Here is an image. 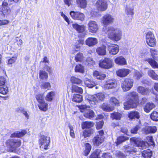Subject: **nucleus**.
I'll use <instances>...</instances> for the list:
<instances>
[{"instance_id": "49530a36", "label": "nucleus", "mask_w": 158, "mask_h": 158, "mask_svg": "<svg viewBox=\"0 0 158 158\" xmlns=\"http://www.w3.org/2000/svg\"><path fill=\"white\" fill-rule=\"evenodd\" d=\"M85 150L84 151V155L87 156L89 153L91 149V146L88 143L85 144Z\"/></svg>"}, {"instance_id": "b1692460", "label": "nucleus", "mask_w": 158, "mask_h": 158, "mask_svg": "<svg viewBox=\"0 0 158 158\" xmlns=\"http://www.w3.org/2000/svg\"><path fill=\"white\" fill-rule=\"evenodd\" d=\"M93 75L97 79L99 80L104 79L106 77V75L105 74L97 71L94 72Z\"/></svg>"}, {"instance_id": "9d476101", "label": "nucleus", "mask_w": 158, "mask_h": 158, "mask_svg": "<svg viewBox=\"0 0 158 158\" xmlns=\"http://www.w3.org/2000/svg\"><path fill=\"white\" fill-rule=\"evenodd\" d=\"M6 144L8 148H14L20 146L21 142L20 139H14L7 140Z\"/></svg>"}, {"instance_id": "f3484780", "label": "nucleus", "mask_w": 158, "mask_h": 158, "mask_svg": "<svg viewBox=\"0 0 158 158\" xmlns=\"http://www.w3.org/2000/svg\"><path fill=\"white\" fill-rule=\"evenodd\" d=\"M108 50L110 54L115 55L117 54L119 51V47L116 44L108 45Z\"/></svg>"}, {"instance_id": "052dcab7", "label": "nucleus", "mask_w": 158, "mask_h": 158, "mask_svg": "<svg viewBox=\"0 0 158 158\" xmlns=\"http://www.w3.org/2000/svg\"><path fill=\"white\" fill-rule=\"evenodd\" d=\"M116 156L118 158H126V156L119 151H117L115 153Z\"/></svg>"}, {"instance_id": "a19ab883", "label": "nucleus", "mask_w": 158, "mask_h": 158, "mask_svg": "<svg viewBox=\"0 0 158 158\" xmlns=\"http://www.w3.org/2000/svg\"><path fill=\"white\" fill-rule=\"evenodd\" d=\"M110 102L111 105L113 106H118L119 104L118 100L114 97H112L110 98Z\"/></svg>"}, {"instance_id": "7c9ffc66", "label": "nucleus", "mask_w": 158, "mask_h": 158, "mask_svg": "<svg viewBox=\"0 0 158 158\" xmlns=\"http://www.w3.org/2000/svg\"><path fill=\"white\" fill-rule=\"evenodd\" d=\"M73 26L79 33L83 32L85 31V27L83 25H79L75 23L73 24Z\"/></svg>"}, {"instance_id": "a211bd4d", "label": "nucleus", "mask_w": 158, "mask_h": 158, "mask_svg": "<svg viewBox=\"0 0 158 158\" xmlns=\"http://www.w3.org/2000/svg\"><path fill=\"white\" fill-rule=\"evenodd\" d=\"M131 72V70L128 69H122L118 70L116 72L117 75L121 77H125Z\"/></svg>"}, {"instance_id": "58836bf2", "label": "nucleus", "mask_w": 158, "mask_h": 158, "mask_svg": "<svg viewBox=\"0 0 158 158\" xmlns=\"http://www.w3.org/2000/svg\"><path fill=\"white\" fill-rule=\"evenodd\" d=\"M38 106L39 109L41 110L46 111L48 110V105L45 102L39 104Z\"/></svg>"}, {"instance_id": "0e129e2a", "label": "nucleus", "mask_w": 158, "mask_h": 158, "mask_svg": "<svg viewBox=\"0 0 158 158\" xmlns=\"http://www.w3.org/2000/svg\"><path fill=\"white\" fill-rule=\"evenodd\" d=\"M139 128V126L136 125L134 127L132 128L131 130V132L132 134H136L137 133V131Z\"/></svg>"}, {"instance_id": "c85d7f7f", "label": "nucleus", "mask_w": 158, "mask_h": 158, "mask_svg": "<svg viewBox=\"0 0 158 158\" xmlns=\"http://www.w3.org/2000/svg\"><path fill=\"white\" fill-rule=\"evenodd\" d=\"M95 114L94 112L90 109H88L84 114V116L89 118H91L94 117Z\"/></svg>"}, {"instance_id": "603ef678", "label": "nucleus", "mask_w": 158, "mask_h": 158, "mask_svg": "<svg viewBox=\"0 0 158 158\" xmlns=\"http://www.w3.org/2000/svg\"><path fill=\"white\" fill-rule=\"evenodd\" d=\"M43 96V94H39L36 95V98L39 104L45 102Z\"/></svg>"}, {"instance_id": "7ed1b4c3", "label": "nucleus", "mask_w": 158, "mask_h": 158, "mask_svg": "<svg viewBox=\"0 0 158 158\" xmlns=\"http://www.w3.org/2000/svg\"><path fill=\"white\" fill-rule=\"evenodd\" d=\"M105 98V95L102 93H98L93 95H89L86 97L89 103L92 104H95L98 101L103 100Z\"/></svg>"}, {"instance_id": "20e7f679", "label": "nucleus", "mask_w": 158, "mask_h": 158, "mask_svg": "<svg viewBox=\"0 0 158 158\" xmlns=\"http://www.w3.org/2000/svg\"><path fill=\"white\" fill-rule=\"evenodd\" d=\"M133 83L134 81L133 79L126 78L123 81L121 86L124 91H127L130 90L132 87Z\"/></svg>"}, {"instance_id": "6e6d98bb", "label": "nucleus", "mask_w": 158, "mask_h": 158, "mask_svg": "<svg viewBox=\"0 0 158 158\" xmlns=\"http://www.w3.org/2000/svg\"><path fill=\"white\" fill-rule=\"evenodd\" d=\"M125 149L124 151L125 152H129L130 153H133V152H135L137 151L136 149H133L131 150L129 148V147L128 146H126L124 147Z\"/></svg>"}, {"instance_id": "680f3d73", "label": "nucleus", "mask_w": 158, "mask_h": 158, "mask_svg": "<svg viewBox=\"0 0 158 158\" xmlns=\"http://www.w3.org/2000/svg\"><path fill=\"white\" fill-rule=\"evenodd\" d=\"M8 89L7 87L0 88V93L3 95L6 94L8 92Z\"/></svg>"}, {"instance_id": "864d4df0", "label": "nucleus", "mask_w": 158, "mask_h": 158, "mask_svg": "<svg viewBox=\"0 0 158 158\" xmlns=\"http://www.w3.org/2000/svg\"><path fill=\"white\" fill-rule=\"evenodd\" d=\"M55 93L53 91H51L48 93L46 95L45 99L47 101H51L53 98V96L54 95Z\"/></svg>"}, {"instance_id": "c9c22d12", "label": "nucleus", "mask_w": 158, "mask_h": 158, "mask_svg": "<svg viewBox=\"0 0 158 158\" xmlns=\"http://www.w3.org/2000/svg\"><path fill=\"white\" fill-rule=\"evenodd\" d=\"M128 117L131 119H135V118L138 119L139 117V114L136 111H131L129 114Z\"/></svg>"}, {"instance_id": "2f4dec72", "label": "nucleus", "mask_w": 158, "mask_h": 158, "mask_svg": "<svg viewBox=\"0 0 158 158\" xmlns=\"http://www.w3.org/2000/svg\"><path fill=\"white\" fill-rule=\"evenodd\" d=\"M142 155L144 158H151L152 156V152L150 149H148L143 151Z\"/></svg>"}, {"instance_id": "2eb2a0df", "label": "nucleus", "mask_w": 158, "mask_h": 158, "mask_svg": "<svg viewBox=\"0 0 158 158\" xmlns=\"http://www.w3.org/2000/svg\"><path fill=\"white\" fill-rule=\"evenodd\" d=\"M0 12H1L4 15L10 13V9L8 6V3L7 2H3L2 5L0 6Z\"/></svg>"}, {"instance_id": "0eeeda50", "label": "nucleus", "mask_w": 158, "mask_h": 158, "mask_svg": "<svg viewBox=\"0 0 158 158\" xmlns=\"http://www.w3.org/2000/svg\"><path fill=\"white\" fill-rule=\"evenodd\" d=\"M98 133L99 134L95 136L93 139L94 144L96 146H98L103 143L105 138L103 136L104 133L103 130L98 131Z\"/></svg>"}, {"instance_id": "f257e3e1", "label": "nucleus", "mask_w": 158, "mask_h": 158, "mask_svg": "<svg viewBox=\"0 0 158 158\" xmlns=\"http://www.w3.org/2000/svg\"><path fill=\"white\" fill-rule=\"evenodd\" d=\"M138 98V94L135 92H133L128 94L126 98L129 100L124 103V109L128 110L131 108H135L136 106V102Z\"/></svg>"}, {"instance_id": "473e14b6", "label": "nucleus", "mask_w": 158, "mask_h": 158, "mask_svg": "<svg viewBox=\"0 0 158 158\" xmlns=\"http://www.w3.org/2000/svg\"><path fill=\"white\" fill-rule=\"evenodd\" d=\"M76 2L77 6L81 8L85 7L87 5L86 0H76Z\"/></svg>"}, {"instance_id": "338daca9", "label": "nucleus", "mask_w": 158, "mask_h": 158, "mask_svg": "<svg viewBox=\"0 0 158 158\" xmlns=\"http://www.w3.org/2000/svg\"><path fill=\"white\" fill-rule=\"evenodd\" d=\"M135 76L137 79H139L142 76V74L138 71H136L135 72Z\"/></svg>"}, {"instance_id": "a878e982", "label": "nucleus", "mask_w": 158, "mask_h": 158, "mask_svg": "<svg viewBox=\"0 0 158 158\" xmlns=\"http://www.w3.org/2000/svg\"><path fill=\"white\" fill-rule=\"evenodd\" d=\"M155 106V105L153 103H148L144 107V111L147 113H149Z\"/></svg>"}, {"instance_id": "dca6fc26", "label": "nucleus", "mask_w": 158, "mask_h": 158, "mask_svg": "<svg viewBox=\"0 0 158 158\" xmlns=\"http://www.w3.org/2000/svg\"><path fill=\"white\" fill-rule=\"evenodd\" d=\"M104 86L105 88L110 89L115 88L117 86V84L115 80L109 79L106 81Z\"/></svg>"}, {"instance_id": "f8f14e48", "label": "nucleus", "mask_w": 158, "mask_h": 158, "mask_svg": "<svg viewBox=\"0 0 158 158\" xmlns=\"http://www.w3.org/2000/svg\"><path fill=\"white\" fill-rule=\"evenodd\" d=\"M88 28L89 32L92 33H96L98 29L97 23L94 21L90 20L88 24Z\"/></svg>"}, {"instance_id": "4d7b16f0", "label": "nucleus", "mask_w": 158, "mask_h": 158, "mask_svg": "<svg viewBox=\"0 0 158 158\" xmlns=\"http://www.w3.org/2000/svg\"><path fill=\"white\" fill-rule=\"evenodd\" d=\"M133 7L132 6H127L126 10V13L127 15H132L133 14Z\"/></svg>"}, {"instance_id": "e2e57ef3", "label": "nucleus", "mask_w": 158, "mask_h": 158, "mask_svg": "<svg viewBox=\"0 0 158 158\" xmlns=\"http://www.w3.org/2000/svg\"><path fill=\"white\" fill-rule=\"evenodd\" d=\"M69 127L70 129V135L73 138H74L75 137L74 131L73 130V127L72 126L69 125Z\"/></svg>"}, {"instance_id": "6e6552de", "label": "nucleus", "mask_w": 158, "mask_h": 158, "mask_svg": "<svg viewBox=\"0 0 158 158\" xmlns=\"http://www.w3.org/2000/svg\"><path fill=\"white\" fill-rule=\"evenodd\" d=\"M131 140H133L136 146L140 149H145L148 146V143L141 140L139 138H131Z\"/></svg>"}, {"instance_id": "bf43d9fd", "label": "nucleus", "mask_w": 158, "mask_h": 158, "mask_svg": "<svg viewBox=\"0 0 158 158\" xmlns=\"http://www.w3.org/2000/svg\"><path fill=\"white\" fill-rule=\"evenodd\" d=\"M51 87L50 84L49 82L43 83L41 85L42 89H49Z\"/></svg>"}, {"instance_id": "412c9836", "label": "nucleus", "mask_w": 158, "mask_h": 158, "mask_svg": "<svg viewBox=\"0 0 158 158\" xmlns=\"http://www.w3.org/2000/svg\"><path fill=\"white\" fill-rule=\"evenodd\" d=\"M143 131L146 134L150 133H155L157 130L155 126H146L143 129Z\"/></svg>"}, {"instance_id": "3c124183", "label": "nucleus", "mask_w": 158, "mask_h": 158, "mask_svg": "<svg viewBox=\"0 0 158 158\" xmlns=\"http://www.w3.org/2000/svg\"><path fill=\"white\" fill-rule=\"evenodd\" d=\"M150 117L153 120L157 121H158V113L155 111H153L151 114Z\"/></svg>"}, {"instance_id": "09e8293b", "label": "nucleus", "mask_w": 158, "mask_h": 158, "mask_svg": "<svg viewBox=\"0 0 158 158\" xmlns=\"http://www.w3.org/2000/svg\"><path fill=\"white\" fill-rule=\"evenodd\" d=\"M17 60L16 56H13L9 59L6 62L8 65L10 67H12V64L14 63Z\"/></svg>"}, {"instance_id": "f704fd0d", "label": "nucleus", "mask_w": 158, "mask_h": 158, "mask_svg": "<svg viewBox=\"0 0 158 158\" xmlns=\"http://www.w3.org/2000/svg\"><path fill=\"white\" fill-rule=\"evenodd\" d=\"M146 60L149 63L153 68H158V64L154 60L152 59L148 58L146 59Z\"/></svg>"}, {"instance_id": "9b49d317", "label": "nucleus", "mask_w": 158, "mask_h": 158, "mask_svg": "<svg viewBox=\"0 0 158 158\" xmlns=\"http://www.w3.org/2000/svg\"><path fill=\"white\" fill-rule=\"evenodd\" d=\"M114 18L109 14H106L103 16L101 19V22L104 25H108L113 23Z\"/></svg>"}, {"instance_id": "de8ad7c7", "label": "nucleus", "mask_w": 158, "mask_h": 158, "mask_svg": "<svg viewBox=\"0 0 158 158\" xmlns=\"http://www.w3.org/2000/svg\"><path fill=\"white\" fill-rule=\"evenodd\" d=\"M39 76L40 78L42 79H46L48 77V73L44 70L40 71Z\"/></svg>"}, {"instance_id": "f03ea898", "label": "nucleus", "mask_w": 158, "mask_h": 158, "mask_svg": "<svg viewBox=\"0 0 158 158\" xmlns=\"http://www.w3.org/2000/svg\"><path fill=\"white\" fill-rule=\"evenodd\" d=\"M105 32L107 35L108 37L111 40L118 41L120 40L122 36V32L120 30L115 28L113 27H108Z\"/></svg>"}, {"instance_id": "ea45409f", "label": "nucleus", "mask_w": 158, "mask_h": 158, "mask_svg": "<svg viewBox=\"0 0 158 158\" xmlns=\"http://www.w3.org/2000/svg\"><path fill=\"white\" fill-rule=\"evenodd\" d=\"M74 70L76 72L81 73H84L85 71L84 67L81 64L77 65L75 67Z\"/></svg>"}, {"instance_id": "79ce46f5", "label": "nucleus", "mask_w": 158, "mask_h": 158, "mask_svg": "<svg viewBox=\"0 0 158 158\" xmlns=\"http://www.w3.org/2000/svg\"><path fill=\"white\" fill-rule=\"evenodd\" d=\"M83 58V54L82 53L79 52L75 56V60L76 62H81Z\"/></svg>"}, {"instance_id": "4468645a", "label": "nucleus", "mask_w": 158, "mask_h": 158, "mask_svg": "<svg viewBox=\"0 0 158 158\" xmlns=\"http://www.w3.org/2000/svg\"><path fill=\"white\" fill-rule=\"evenodd\" d=\"M98 10L104 11L107 8V5L105 0H98L96 4Z\"/></svg>"}, {"instance_id": "e433bc0d", "label": "nucleus", "mask_w": 158, "mask_h": 158, "mask_svg": "<svg viewBox=\"0 0 158 158\" xmlns=\"http://www.w3.org/2000/svg\"><path fill=\"white\" fill-rule=\"evenodd\" d=\"M85 84L88 87L91 88L96 85V83L94 81L87 79L85 81Z\"/></svg>"}, {"instance_id": "39448f33", "label": "nucleus", "mask_w": 158, "mask_h": 158, "mask_svg": "<svg viewBox=\"0 0 158 158\" xmlns=\"http://www.w3.org/2000/svg\"><path fill=\"white\" fill-rule=\"evenodd\" d=\"M146 40L147 44L150 46L153 47L156 45V39L154 34L151 31H148L146 34Z\"/></svg>"}, {"instance_id": "8fccbe9b", "label": "nucleus", "mask_w": 158, "mask_h": 158, "mask_svg": "<svg viewBox=\"0 0 158 158\" xmlns=\"http://www.w3.org/2000/svg\"><path fill=\"white\" fill-rule=\"evenodd\" d=\"M70 80L72 83L77 84L79 85L81 82V79L74 76L71 77Z\"/></svg>"}, {"instance_id": "c03bdc74", "label": "nucleus", "mask_w": 158, "mask_h": 158, "mask_svg": "<svg viewBox=\"0 0 158 158\" xmlns=\"http://www.w3.org/2000/svg\"><path fill=\"white\" fill-rule=\"evenodd\" d=\"M82 96L80 94H75L74 95L72 100L75 102H80L82 101Z\"/></svg>"}, {"instance_id": "bb28decb", "label": "nucleus", "mask_w": 158, "mask_h": 158, "mask_svg": "<svg viewBox=\"0 0 158 158\" xmlns=\"http://www.w3.org/2000/svg\"><path fill=\"white\" fill-rule=\"evenodd\" d=\"M138 92L143 95H147L149 92L148 89L143 86H139L137 88Z\"/></svg>"}, {"instance_id": "6ab92c4d", "label": "nucleus", "mask_w": 158, "mask_h": 158, "mask_svg": "<svg viewBox=\"0 0 158 158\" xmlns=\"http://www.w3.org/2000/svg\"><path fill=\"white\" fill-rule=\"evenodd\" d=\"M115 63L119 65H127V63L126 59L122 56L117 57L114 60Z\"/></svg>"}, {"instance_id": "cd10ccee", "label": "nucleus", "mask_w": 158, "mask_h": 158, "mask_svg": "<svg viewBox=\"0 0 158 158\" xmlns=\"http://www.w3.org/2000/svg\"><path fill=\"white\" fill-rule=\"evenodd\" d=\"M83 41L82 40H77L73 42V45L74 47V48L76 51L79 50L81 48V45H82L83 44Z\"/></svg>"}, {"instance_id": "69168bd1", "label": "nucleus", "mask_w": 158, "mask_h": 158, "mask_svg": "<svg viewBox=\"0 0 158 158\" xmlns=\"http://www.w3.org/2000/svg\"><path fill=\"white\" fill-rule=\"evenodd\" d=\"M101 158H112V156L108 152L103 153Z\"/></svg>"}, {"instance_id": "4be33fe9", "label": "nucleus", "mask_w": 158, "mask_h": 158, "mask_svg": "<svg viewBox=\"0 0 158 158\" xmlns=\"http://www.w3.org/2000/svg\"><path fill=\"white\" fill-rule=\"evenodd\" d=\"M103 153L101 149H96L90 156L89 158H101Z\"/></svg>"}, {"instance_id": "aec40b11", "label": "nucleus", "mask_w": 158, "mask_h": 158, "mask_svg": "<svg viewBox=\"0 0 158 158\" xmlns=\"http://www.w3.org/2000/svg\"><path fill=\"white\" fill-rule=\"evenodd\" d=\"M85 42L86 44L88 46H93L97 43L98 40L95 38L89 37L86 39Z\"/></svg>"}, {"instance_id": "774afa93", "label": "nucleus", "mask_w": 158, "mask_h": 158, "mask_svg": "<svg viewBox=\"0 0 158 158\" xmlns=\"http://www.w3.org/2000/svg\"><path fill=\"white\" fill-rule=\"evenodd\" d=\"M103 122L102 121H99L97 123L96 128L98 130L102 128L103 125Z\"/></svg>"}, {"instance_id": "5fc2aeb1", "label": "nucleus", "mask_w": 158, "mask_h": 158, "mask_svg": "<svg viewBox=\"0 0 158 158\" xmlns=\"http://www.w3.org/2000/svg\"><path fill=\"white\" fill-rule=\"evenodd\" d=\"M72 91L73 92H76L82 93L83 92V89L81 87L74 85L72 86Z\"/></svg>"}, {"instance_id": "ddd939ff", "label": "nucleus", "mask_w": 158, "mask_h": 158, "mask_svg": "<svg viewBox=\"0 0 158 158\" xmlns=\"http://www.w3.org/2000/svg\"><path fill=\"white\" fill-rule=\"evenodd\" d=\"M70 14L71 17L74 19L82 21L84 19L85 16L82 13L72 11L70 12Z\"/></svg>"}, {"instance_id": "13d9d810", "label": "nucleus", "mask_w": 158, "mask_h": 158, "mask_svg": "<svg viewBox=\"0 0 158 158\" xmlns=\"http://www.w3.org/2000/svg\"><path fill=\"white\" fill-rule=\"evenodd\" d=\"M146 140L148 141L147 143H148V146L149 145H153L154 144V142L153 141V137L152 136H148L146 137Z\"/></svg>"}, {"instance_id": "72a5a7b5", "label": "nucleus", "mask_w": 158, "mask_h": 158, "mask_svg": "<svg viewBox=\"0 0 158 158\" xmlns=\"http://www.w3.org/2000/svg\"><path fill=\"white\" fill-rule=\"evenodd\" d=\"M129 138L127 136H120L117 138L116 143L117 146L128 139Z\"/></svg>"}, {"instance_id": "4c0bfd02", "label": "nucleus", "mask_w": 158, "mask_h": 158, "mask_svg": "<svg viewBox=\"0 0 158 158\" xmlns=\"http://www.w3.org/2000/svg\"><path fill=\"white\" fill-rule=\"evenodd\" d=\"M122 115L118 112H114L111 114L110 117L112 119L119 120L120 119Z\"/></svg>"}, {"instance_id": "423d86ee", "label": "nucleus", "mask_w": 158, "mask_h": 158, "mask_svg": "<svg viewBox=\"0 0 158 158\" xmlns=\"http://www.w3.org/2000/svg\"><path fill=\"white\" fill-rule=\"evenodd\" d=\"M112 60L108 58H105L104 59L101 60L99 62V66L102 68L109 69L112 66Z\"/></svg>"}, {"instance_id": "393cba45", "label": "nucleus", "mask_w": 158, "mask_h": 158, "mask_svg": "<svg viewBox=\"0 0 158 158\" xmlns=\"http://www.w3.org/2000/svg\"><path fill=\"white\" fill-rule=\"evenodd\" d=\"M94 123L92 122H84L81 124V128L83 129L86 128L87 129H91L93 126Z\"/></svg>"}, {"instance_id": "1a4fd4ad", "label": "nucleus", "mask_w": 158, "mask_h": 158, "mask_svg": "<svg viewBox=\"0 0 158 158\" xmlns=\"http://www.w3.org/2000/svg\"><path fill=\"white\" fill-rule=\"evenodd\" d=\"M50 143V138L49 137L44 135L41 136L39 141L40 144L41 145L40 146L41 148L47 149V147L49 146Z\"/></svg>"}, {"instance_id": "37998d69", "label": "nucleus", "mask_w": 158, "mask_h": 158, "mask_svg": "<svg viewBox=\"0 0 158 158\" xmlns=\"http://www.w3.org/2000/svg\"><path fill=\"white\" fill-rule=\"evenodd\" d=\"M148 75L153 79L156 80H158V76L156 74L153 70H148Z\"/></svg>"}, {"instance_id": "a18cd8bd", "label": "nucleus", "mask_w": 158, "mask_h": 158, "mask_svg": "<svg viewBox=\"0 0 158 158\" xmlns=\"http://www.w3.org/2000/svg\"><path fill=\"white\" fill-rule=\"evenodd\" d=\"M94 132V130L93 129H86L84 130L83 132V135L84 138L89 136Z\"/></svg>"}, {"instance_id": "5701e85b", "label": "nucleus", "mask_w": 158, "mask_h": 158, "mask_svg": "<svg viewBox=\"0 0 158 158\" xmlns=\"http://www.w3.org/2000/svg\"><path fill=\"white\" fill-rule=\"evenodd\" d=\"M27 133V131L25 130L22 131H16L11 135L12 137L20 138L23 137Z\"/></svg>"}, {"instance_id": "c756f323", "label": "nucleus", "mask_w": 158, "mask_h": 158, "mask_svg": "<svg viewBox=\"0 0 158 158\" xmlns=\"http://www.w3.org/2000/svg\"><path fill=\"white\" fill-rule=\"evenodd\" d=\"M106 47L105 46L98 47L96 49L97 53L100 55H105L106 54Z\"/></svg>"}]
</instances>
